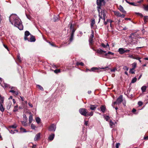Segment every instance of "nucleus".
I'll return each mask as SVG.
<instances>
[{
	"label": "nucleus",
	"mask_w": 148,
	"mask_h": 148,
	"mask_svg": "<svg viewBox=\"0 0 148 148\" xmlns=\"http://www.w3.org/2000/svg\"><path fill=\"white\" fill-rule=\"evenodd\" d=\"M11 104L12 103L10 101H8L6 103V107L7 110H8L10 108Z\"/></svg>",
	"instance_id": "obj_11"
},
{
	"label": "nucleus",
	"mask_w": 148,
	"mask_h": 148,
	"mask_svg": "<svg viewBox=\"0 0 148 148\" xmlns=\"http://www.w3.org/2000/svg\"><path fill=\"white\" fill-rule=\"evenodd\" d=\"M36 87L41 90H44V89L43 87L39 85H36Z\"/></svg>",
	"instance_id": "obj_25"
},
{
	"label": "nucleus",
	"mask_w": 148,
	"mask_h": 148,
	"mask_svg": "<svg viewBox=\"0 0 148 148\" xmlns=\"http://www.w3.org/2000/svg\"><path fill=\"white\" fill-rule=\"evenodd\" d=\"M126 1L127 3H129L130 5L134 6L137 5L136 3L134 2H129L127 0H126Z\"/></svg>",
	"instance_id": "obj_27"
},
{
	"label": "nucleus",
	"mask_w": 148,
	"mask_h": 148,
	"mask_svg": "<svg viewBox=\"0 0 148 148\" xmlns=\"http://www.w3.org/2000/svg\"><path fill=\"white\" fill-rule=\"evenodd\" d=\"M141 90L143 92H145L146 89V86H143L141 87Z\"/></svg>",
	"instance_id": "obj_28"
},
{
	"label": "nucleus",
	"mask_w": 148,
	"mask_h": 148,
	"mask_svg": "<svg viewBox=\"0 0 148 148\" xmlns=\"http://www.w3.org/2000/svg\"><path fill=\"white\" fill-rule=\"evenodd\" d=\"M2 16L0 14V24H1L2 23Z\"/></svg>",
	"instance_id": "obj_53"
},
{
	"label": "nucleus",
	"mask_w": 148,
	"mask_h": 148,
	"mask_svg": "<svg viewBox=\"0 0 148 148\" xmlns=\"http://www.w3.org/2000/svg\"><path fill=\"white\" fill-rule=\"evenodd\" d=\"M144 8L145 10L146 11L148 10V5H147L144 7Z\"/></svg>",
	"instance_id": "obj_49"
},
{
	"label": "nucleus",
	"mask_w": 148,
	"mask_h": 148,
	"mask_svg": "<svg viewBox=\"0 0 148 148\" xmlns=\"http://www.w3.org/2000/svg\"><path fill=\"white\" fill-rule=\"evenodd\" d=\"M120 104V95L119 96L117 100L115 101L112 104V106L114 108H115L116 110V113H117V110L118 109V107L117 105L119 106Z\"/></svg>",
	"instance_id": "obj_5"
},
{
	"label": "nucleus",
	"mask_w": 148,
	"mask_h": 148,
	"mask_svg": "<svg viewBox=\"0 0 148 148\" xmlns=\"http://www.w3.org/2000/svg\"><path fill=\"white\" fill-rule=\"evenodd\" d=\"M76 64L77 66H78L79 65L83 66L84 65V64L82 62H77Z\"/></svg>",
	"instance_id": "obj_26"
},
{
	"label": "nucleus",
	"mask_w": 148,
	"mask_h": 148,
	"mask_svg": "<svg viewBox=\"0 0 148 148\" xmlns=\"http://www.w3.org/2000/svg\"><path fill=\"white\" fill-rule=\"evenodd\" d=\"M73 26L72 24L71 23V24L70 27V29H73Z\"/></svg>",
	"instance_id": "obj_61"
},
{
	"label": "nucleus",
	"mask_w": 148,
	"mask_h": 148,
	"mask_svg": "<svg viewBox=\"0 0 148 148\" xmlns=\"http://www.w3.org/2000/svg\"><path fill=\"white\" fill-rule=\"evenodd\" d=\"M127 29V27H124V28H123V29H122L121 27V31H122L123 30H126Z\"/></svg>",
	"instance_id": "obj_54"
},
{
	"label": "nucleus",
	"mask_w": 148,
	"mask_h": 148,
	"mask_svg": "<svg viewBox=\"0 0 148 148\" xmlns=\"http://www.w3.org/2000/svg\"><path fill=\"white\" fill-rule=\"evenodd\" d=\"M130 50H125L123 48H121V54H123L125 52H129Z\"/></svg>",
	"instance_id": "obj_17"
},
{
	"label": "nucleus",
	"mask_w": 148,
	"mask_h": 148,
	"mask_svg": "<svg viewBox=\"0 0 148 148\" xmlns=\"http://www.w3.org/2000/svg\"><path fill=\"white\" fill-rule=\"evenodd\" d=\"M144 138L145 140H147L148 139V136H144Z\"/></svg>",
	"instance_id": "obj_63"
},
{
	"label": "nucleus",
	"mask_w": 148,
	"mask_h": 148,
	"mask_svg": "<svg viewBox=\"0 0 148 148\" xmlns=\"http://www.w3.org/2000/svg\"><path fill=\"white\" fill-rule=\"evenodd\" d=\"M110 127H113L114 125V124L111 121H110Z\"/></svg>",
	"instance_id": "obj_39"
},
{
	"label": "nucleus",
	"mask_w": 148,
	"mask_h": 148,
	"mask_svg": "<svg viewBox=\"0 0 148 148\" xmlns=\"http://www.w3.org/2000/svg\"><path fill=\"white\" fill-rule=\"evenodd\" d=\"M100 109L103 113H104L106 110V107L104 105H101L100 107Z\"/></svg>",
	"instance_id": "obj_13"
},
{
	"label": "nucleus",
	"mask_w": 148,
	"mask_h": 148,
	"mask_svg": "<svg viewBox=\"0 0 148 148\" xmlns=\"http://www.w3.org/2000/svg\"><path fill=\"white\" fill-rule=\"evenodd\" d=\"M109 21H110V26H111V23L112 22V21L111 20H110L109 19H107V22H109Z\"/></svg>",
	"instance_id": "obj_56"
},
{
	"label": "nucleus",
	"mask_w": 148,
	"mask_h": 148,
	"mask_svg": "<svg viewBox=\"0 0 148 148\" xmlns=\"http://www.w3.org/2000/svg\"><path fill=\"white\" fill-rule=\"evenodd\" d=\"M148 19V16H145L144 17V22L146 23Z\"/></svg>",
	"instance_id": "obj_36"
},
{
	"label": "nucleus",
	"mask_w": 148,
	"mask_h": 148,
	"mask_svg": "<svg viewBox=\"0 0 148 148\" xmlns=\"http://www.w3.org/2000/svg\"><path fill=\"white\" fill-rule=\"evenodd\" d=\"M99 13V21L98 23H99L101 20V18H102V17L106 16V14L107 13V11L105 9H103V8H101V9H99V11L98 12Z\"/></svg>",
	"instance_id": "obj_4"
},
{
	"label": "nucleus",
	"mask_w": 148,
	"mask_h": 148,
	"mask_svg": "<svg viewBox=\"0 0 148 148\" xmlns=\"http://www.w3.org/2000/svg\"><path fill=\"white\" fill-rule=\"evenodd\" d=\"M134 72H135L134 70V69H131L130 70V72L131 73H132V74L134 73Z\"/></svg>",
	"instance_id": "obj_38"
},
{
	"label": "nucleus",
	"mask_w": 148,
	"mask_h": 148,
	"mask_svg": "<svg viewBox=\"0 0 148 148\" xmlns=\"http://www.w3.org/2000/svg\"><path fill=\"white\" fill-rule=\"evenodd\" d=\"M114 14L115 16L116 17V24H117L118 26L119 27L120 26V13L119 11H114Z\"/></svg>",
	"instance_id": "obj_6"
},
{
	"label": "nucleus",
	"mask_w": 148,
	"mask_h": 148,
	"mask_svg": "<svg viewBox=\"0 0 148 148\" xmlns=\"http://www.w3.org/2000/svg\"><path fill=\"white\" fill-rule=\"evenodd\" d=\"M74 38V34H71V36L69 39V41L70 42H71L73 40Z\"/></svg>",
	"instance_id": "obj_29"
},
{
	"label": "nucleus",
	"mask_w": 148,
	"mask_h": 148,
	"mask_svg": "<svg viewBox=\"0 0 148 148\" xmlns=\"http://www.w3.org/2000/svg\"><path fill=\"white\" fill-rule=\"evenodd\" d=\"M95 23V19L94 18H93L92 19L91 23V27H92L94 25Z\"/></svg>",
	"instance_id": "obj_19"
},
{
	"label": "nucleus",
	"mask_w": 148,
	"mask_h": 148,
	"mask_svg": "<svg viewBox=\"0 0 148 148\" xmlns=\"http://www.w3.org/2000/svg\"><path fill=\"white\" fill-rule=\"evenodd\" d=\"M132 68L134 69L136 67V62H134L132 64Z\"/></svg>",
	"instance_id": "obj_31"
},
{
	"label": "nucleus",
	"mask_w": 148,
	"mask_h": 148,
	"mask_svg": "<svg viewBox=\"0 0 148 148\" xmlns=\"http://www.w3.org/2000/svg\"><path fill=\"white\" fill-rule=\"evenodd\" d=\"M24 39L30 42H34L36 40L35 37L31 35L28 31H26L25 32Z\"/></svg>",
	"instance_id": "obj_2"
},
{
	"label": "nucleus",
	"mask_w": 148,
	"mask_h": 148,
	"mask_svg": "<svg viewBox=\"0 0 148 148\" xmlns=\"http://www.w3.org/2000/svg\"><path fill=\"white\" fill-rule=\"evenodd\" d=\"M54 72L56 73H58L60 72V70L59 69H56L54 71Z\"/></svg>",
	"instance_id": "obj_37"
},
{
	"label": "nucleus",
	"mask_w": 148,
	"mask_h": 148,
	"mask_svg": "<svg viewBox=\"0 0 148 148\" xmlns=\"http://www.w3.org/2000/svg\"><path fill=\"white\" fill-rule=\"evenodd\" d=\"M110 117L108 116H106L105 117V119L107 121H108Z\"/></svg>",
	"instance_id": "obj_46"
},
{
	"label": "nucleus",
	"mask_w": 148,
	"mask_h": 148,
	"mask_svg": "<svg viewBox=\"0 0 148 148\" xmlns=\"http://www.w3.org/2000/svg\"><path fill=\"white\" fill-rule=\"evenodd\" d=\"M120 145V143H116V148H119V146Z\"/></svg>",
	"instance_id": "obj_50"
},
{
	"label": "nucleus",
	"mask_w": 148,
	"mask_h": 148,
	"mask_svg": "<svg viewBox=\"0 0 148 148\" xmlns=\"http://www.w3.org/2000/svg\"><path fill=\"white\" fill-rule=\"evenodd\" d=\"M31 127L32 129L35 130L36 127L34 124L32 123L31 125Z\"/></svg>",
	"instance_id": "obj_41"
},
{
	"label": "nucleus",
	"mask_w": 148,
	"mask_h": 148,
	"mask_svg": "<svg viewBox=\"0 0 148 148\" xmlns=\"http://www.w3.org/2000/svg\"><path fill=\"white\" fill-rule=\"evenodd\" d=\"M93 112L91 111L90 112V113H88V112H87V116H92L93 115Z\"/></svg>",
	"instance_id": "obj_35"
},
{
	"label": "nucleus",
	"mask_w": 148,
	"mask_h": 148,
	"mask_svg": "<svg viewBox=\"0 0 148 148\" xmlns=\"http://www.w3.org/2000/svg\"><path fill=\"white\" fill-rule=\"evenodd\" d=\"M137 80V78L136 77L133 78L132 80L131 83H133L135 82Z\"/></svg>",
	"instance_id": "obj_34"
},
{
	"label": "nucleus",
	"mask_w": 148,
	"mask_h": 148,
	"mask_svg": "<svg viewBox=\"0 0 148 148\" xmlns=\"http://www.w3.org/2000/svg\"><path fill=\"white\" fill-rule=\"evenodd\" d=\"M36 121L37 123H39L40 122V119L39 117H36Z\"/></svg>",
	"instance_id": "obj_33"
},
{
	"label": "nucleus",
	"mask_w": 148,
	"mask_h": 148,
	"mask_svg": "<svg viewBox=\"0 0 148 148\" xmlns=\"http://www.w3.org/2000/svg\"><path fill=\"white\" fill-rule=\"evenodd\" d=\"M33 116L32 114H30L29 117V123H31L33 120Z\"/></svg>",
	"instance_id": "obj_20"
},
{
	"label": "nucleus",
	"mask_w": 148,
	"mask_h": 148,
	"mask_svg": "<svg viewBox=\"0 0 148 148\" xmlns=\"http://www.w3.org/2000/svg\"><path fill=\"white\" fill-rule=\"evenodd\" d=\"M10 21L12 24H14L15 26L18 28L20 30L23 29L21 20L15 14L11 15L10 17Z\"/></svg>",
	"instance_id": "obj_1"
},
{
	"label": "nucleus",
	"mask_w": 148,
	"mask_h": 148,
	"mask_svg": "<svg viewBox=\"0 0 148 148\" xmlns=\"http://www.w3.org/2000/svg\"><path fill=\"white\" fill-rule=\"evenodd\" d=\"M17 127V126L16 125H12L10 126V127L14 129L16 128Z\"/></svg>",
	"instance_id": "obj_48"
},
{
	"label": "nucleus",
	"mask_w": 148,
	"mask_h": 148,
	"mask_svg": "<svg viewBox=\"0 0 148 148\" xmlns=\"http://www.w3.org/2000/svg\"><path fill=\"white\" fill-rule=\"evenodd\" d=\"M88 121H85L84 124L86 126H87L88 125Z\"/></svg>",
	"instance_id": "obj_55"
},
{
	"label": "nucleus",
	"mask_w": 148,
	"mask_h": 148,
	"mask_svg": "<svg viewBox=\"0 0 148 148\" xmlns=\"http://www.w3.org/2000/svg\"><path fill=\"white\" fill-rule=\"evenodd\" d=\"M4 108L3 107V104H0V110L3 112L4 110Z\"/></svg>",
	"instance_id": "obj_21"
},
{
	"label": "nucleus",
	"mask_w": 148,
	"mask_h": 148,
	"mask_svg": "<svg viewBox=\"0 0 148 148\" xmlns=\"http://www.w3.org/2000/svg\"><path fill=\"white\" fill-rule=\"evenodd\" d=\"M121 11L123 13L125 14L126 13V12L125 11L123 7L121 6Z\"/></svg>",
	"instance_id": "obj_40"
},
{
	"label": "nucleus",
	"mask_w": 148,
	"mask_h": 148,
	"mask_svg": "<svg viewBox=\"0 0 148 148\" xmlns=\"http://www.w3.org/2000/svg\"><path fill=\"white\" fill-rule=\"evenodd\" d=\"M28 105L31 108H32L33 106L32 105L31 103H28Z\"/></svg>",
	"instance_id": "obj_60"
},
{
	"label": "nucleus",
	"mask_w": 148,
	"mask_h": 148,
	"mask_svg": "<svg viewBox=\"0 0 148 148\" xmlns=\"http://www.w3.org/2000/svg\"><path fill=\"white\" fill-rule=\"evenodd\" d=\"M20 130L22 132H27L25 129L23 128L22 127L20 128Z\"/></svg>",
	"instance_id": "obj_42"
},
{
	"label": "nucleus",
	"mask_w": 148,
	"mask_h": 148,
	"mask_svg": "<svg viewBox=\"0 0 148 148\" xmlns=\"http://www.w3.org/2000/svg\"><path fill=\"white\" fill-rule=\"evenodd\" d=\"M94 37V32L93 30L91 31V34L89 38L91 39L93 38Z\"/></svg>",
	"instance_id": "obj_30"
},
{
	"label": "nucleus",
	"mask_w": 148,
	"mask_h": 148,
	"mask_svg": "<svg viewBox=\"0 0 148 148\" xmlns=\"http://www.w3.org/2000/svg\"><path fill=\"white\" fill-rule=\"evenodd\" d=\"M58 17V16H54L53 18L54 21L56 22L58 21L59 20Z\"/></svg>",
	"instance_id": "obj_22"
},
{
	"label": "nucleus",
	"mask_w": 148,
	"mask_h": 148,
	"mask_svg": "<svg viewBox=\"0 0 148 148\" xmlns=\"http://www.w3.org/2000/svg\"><path fill=\"white\" fill-rule=\"evenodd\" d=\"M79 113L82 115L85 116H87V110L86 109L81 108L79 109Z\"/></svg>",
	"instance_id": "obj_8"
},
{
	"label": "nucleus",
	"mask_w": 148,
	"mask_h": 148,
	"mask_svg": "<svg viewBox=\"0 0 148 148\" xmlns=\"http://www.w3.org/2000/svg\"><path fill=\"white\" fill-rule=\"evenodd\" d=\"M97 52L99 53V56L103 57L102 56H103V55H104V53H106V51H103L101 49H99L97 50Z\"/></svg>",
	"instance_id": "obj_10"
},
{
	"label": "nucleus",
	"mask_w": 148,
	"mask_h": 148,
	"mask_svg": "<svg viewBox=\"0 0 148 148\" xmlns=\"http://www.w3.org/2000/svg\"><path fill=\"white\" fill-rule=\"evenodd\" d=\"M134 59L138 60H139V59H141V58L137 57H135Z\"/></svg>",
	"instance_id": "obj_57"
},
{
	"label": "nucleus",
	"mask_w": 148,
	"mask_h": 148,
	"mask_svg": "<svg viewBox=\"0 0 148 148\" xmlns=\"http://www.w3.org/2000/svg\"><path fill=\"white\" fill-rule=\"evenodd\" d=\"M97 106L96 105H92L90 104V110H95L97 108Z\"/></svg>",
	"instance_id": "obj_12"
},
{
	"label": "nucleus",
	"mask_w": 148,
	"mask_h": 148,
	"mask_svg": "<svg viewBox=\"0 0 148 148\" xmlns=\"http://www.w3.org/2000/svg\"><path fill=\"white\" fill-rule=\"evenodd\" d=\"M97 8L98 12L99 11V9H101L102 6L104 5L106 3L105 0H97Z\"/></svg>",
	"instance_id": "obj_3"
},
{
	"label": "nucleus",
	"mask_w": 148,
	"mask_h": 148,
	"mask_svg": "<svg viewBox=\"0 0 148 148\" xmlns=\"http://www.w3.org/2000/svg\"><path fill=\"white\" fill-rule=\"evenodd\" d=\"M18 105L15 106H14V109L13 110V111L14 112H16L18 111Z\"/></svg>",
	"instance_id": "obj_24"
},
{
	"label": "nucleus",
	"mask_w": 148,
	"mask_h": 148,
	"mask_svg": "<svg viewBox=\"0 0 148 148\" xmlns=\"http://www.w3.org/2000/svg\"><path fill=\"white\" fill-rule=\"evenodd\" d=\"M89 43L91 44H92L93 42V38L91 39V38H89Z\"/></svg>",
	"instance_id": "obj_43"
},
{
	"label": "nucleus",
	"mask_w": 148,
	"mask_h": 148,
	"mask_svg": "<svg viewBox=\"0 0 148 148\" xmlns=\"http://www.w3.org/2000/svg\"><path fill=\"white\" fill-rule=\"evenodd\" d=\"M107 17V16H103L102 17V19H103V21H105V19H106V18Z\"/></svg>",
	"instance_id": "obj_62"
},
{
	"label": "nucleus",
	"mask_w": 148,
	"mask_h": 148,
	"mask_svg": "<svg viewBox=\"0 0 148 148\" xmlns=\"http://www.w3.org/2000/svg\"><path fill=\"white\" fill-rule=\"evenodd\" d=\"M122 102L123 103V105L124 106H125V104L126 102L125 100H123V96L122 95H121V103Z\"/></svg>",
	"instance_id": "obj_23"
},
{
	"label": "nucleus",
	"mask_w": 148,
	"mask_h": 148,
	"mask_svg": "<svg viewBox=\"0 0 148 148\" xmlns=\"http://www.w3.org/2000/svg\"><path fill=\"white\" fill-rule=\"evenodd\" d=\"M136 111V109L134 108H133L132 110V112L133 113L135 112Z\"/></svg>",
	"instance_id": "obj_64"
},
{
	"label": "nucleus",
	"mask_w": 148,
	"mask_h": 148,
	"mask_svg": "<svg viewBox=\"0 0 148 148\" xmlns=\"http://www.w3.org/2000/svg\"><path fill=\"white\" fill-rule=\"evenodd\" d=\"M108 69V66L105 67H102L101 68H98L96 67H93L91 68L90 70L87 69L86 70H88L90 71H92L94 72L97 71V72H98L99 71H99L100 69H103L106 70H107Z\"/></svg>",
	"instance_id": "obj_7"
},
{
	"label": "nucleus",
	"mask_w": 148,
	"mask_h": 148,
	"mask_svg": "<svg viewBox=\"0 0 148 148\" xmlns=\"http://www.w3.org/2000/svg\"><path fill=\"white\" fill-rule=\"evenodd\" d=\"M75 31V29L74 28V27H73V29L72 30V31L71 34H74Z\"/></svg>",
	"instance_id": "obj_45"
},
{
	"label": "nucleus",
	"mask_w": 148,
	"mask_h": 148,
	"mask_svg": "<svg viewBox=\"0 0 148 148\" xmlns=\"http://www.w3.org/2000/svg\"><path fill=\"white\" fill-rule=\"evenodd\" d=\"M129 57L134 59V58H135V56H133L132 55L129 56Z\"/></svg>",
	"instance_id": "obj_59"
},
{
	"label": "nucleus",
	"mask_w": 148,
	"mask_h": 148,
	"mask_svg": "<svg viewBox=\"0 0 148 148\" xmlns=\"http://www.w3.org/2000/svg\"><path fill=\"white\" fill-rule=\"evenodd\" d=\"M40 133L37 134L35 136L34 138V140L35 141H37L40 138Z\"/></svg>",
	"instance_id": "obj_14"
},
{
	"label": "nucleus",
	"mask_w": 148,
	"mask_h": 148,
	"mask_svg": "<svg viewBox=\"0 0 148 148\" xmlns=\"http://www.w3.org/2000/svg\"><path fill=\"white\" fill-rule=\"evenodd\" d=\"M3 46L6 49L8 50L9 51L8 48V46L5 45L4 44H3Z\"/></svg>",
	"instance_id": "obj_52"
},
{
	"label": "nucleus",
	"mask_w": 148,
	"mask_h": 148,
	"mask_svg": "<svg viewBox=\"0 0 148 148\" xmlns=\"http://www.w3.org/2000/svg\"><path fill=\"white\" fill-rule=\"evenodd\" d=\"M123 69L127 71L128 70V68L126 66H125L123 67Z\"/></svg>",
	"instance_id": "obj_51"
},
{
	"label": "nucleus",
	"mask_w": 148,
	"mask_h": 148,
	"mask_svg": "<svg viewBox=\"0 0 148 148\" xmlns=\"http://www.w3.org/2000/svg\"><path fill=\"white\" fill-rule=\"evenodd\" d=\"M3 98L0 95V104H2L3 102Z\"/></svg>",
	"instance_id": "obj_32"
},
{
	"label": "nucleus",
	"mask_w": 148,
	"mask_h": 148,
	"mask_svg": "<svg viewBox=\"0 0 148 148\" xmlns=\"http://www.w3.org/2000/svg\"><path fill=\"white\" fill-rule=\"evenodd\" d=\"M18 59L19 62H20L21 61V58L20 56H18Z\"/></svg>",
	"instance_id": "obj_58"
},
{
	"label": "nucleus",
	"mask_w": 148,
	"mask_h": 148,
	"mask_svg": "<svg viewBox=\"0 0 148 148\" xmlns=\"http://www.w3.org/2000/svg\"><path fill=\"white\" fill-rule=\"evenodd\" d=\"M114 54V53L110 51H109L107 53H105L104 55H103V56H103V57L106 58V56H107L108 55H113Z\"/></svg>",
	"instance_id": "obj_15"
},
{
	"label": "nucleus",
	"mask_w": 148,
	"mask_h": 148,
	"mask_svg": "<svg viewBox=\"0 0 148 148\" xmlns=\"http://www.w3.org/2000/svg\"><path fill=\"white\" fill-rule=\"evenodd\" d=\"M101 46L103 48H108L109 50L110 49L109 45L108 43L106 45L104 43H102L101 44Z\"/></svg>",
	"instance_id": "obj_16"
},
{
	"label": "nucleus",
	"mask_w": 148,
	"mask_h": 148,
	"mask_svg": "<svg viewBox=\"0 0 148 148\" xmlns=\"http://www.w3.org/2000/svg\"><path fill=\"white\" fill-rule=\"evenodd\" d=\"M21 122L22 123V124L23 126H27V123L25 122H24V121H21Z\"/></svg>",
	"instance_id": "obj_44"
},
{
	"label": "nucleus",
	"mask_w": 148,
	"mask_h": 148,
	"mask_svg": "<svg viewBox=\"0 0 148 148\" xmlns=\"http://www.w3.org/2000/svg\"><path fill=\"white\" fill-rule=\"evenodd\" d=\"M56 129V125L54 124H51L48 127V130L50 131L54 132Z\"/></svg>",
	"instance_id": "obj_9"
},
{
	"label": "nucleus",
	"mask_w": 148,
	"mask_h": 148,
	"mask_svg": "<svg viewBox=\"0 0 148 148\" xmlns=\"http://www.w3.org/2000/svg\"><path fill=\"white\" fill-rule=\"evenodd\" d=\"M143 103L141 101H139L138 102V104L139 106H141L143 105Z\"/></svg>",
	"instance_id": "obj_47"
},
{
	"label": "nucleus",
	"mask_w": 148,
	"mask_h": 148,
	"mask_svg": "<svg viewBox=\"0 0 148 148\" xmlns=\"http://www.w3.org/2000/svg\"><path fill=\"white\" fill-rule=\"evenodd\" d=\"M54 136L55 135L54 134H52L49 136V139L51 141L54 138Z\"/></svg>",
	"instance_id": "obj_18"
}]
</instances>
